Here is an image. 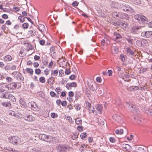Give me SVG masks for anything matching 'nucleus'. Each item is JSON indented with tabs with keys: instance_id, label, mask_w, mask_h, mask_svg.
Instances as JSON below:
<instances>
[{
	"instance_id": "393cba45",
	"label": "nucleus",
	"mask_w": 152,
	"mask_h": 152,
	"mask_svg": "<svg viewBox=\"0 0 152 152\" xmlns=\"http://www.w3.org/2000/svg\"><path fill=\"white\" fill-rule=\"evenodd\" d=\"M138 89L137 86H131L127 88V90L129 91H132L136 90Z\"/></svg>"
},
{
	"instance_id": "c9c22d12",
	"label": "nucleus",
	"mask_w": 152,
	"mask_h": 152,
	"mask_svg": "<svg viewBox=\"0 0 152 152\" xmlns=\"http://www.w3.org/2000/svg\"><path fill=\"white\" fill-rule=\"evenodd\" d=\"M118 13L117 12H114L112 13V15L114 18L118 19Z\"/></svg>"
},
{
	"instance_id": "4c0bfd02",
	"label": "nucleus",
	"mask_w": 152,
	"mask_h": 152,
	"mask_svg": "<svg viewBox=\"0 0 152 152\" xmlns=\"http://www.w3.org/2000/svg\"><path fill=\"white\" fill-rule=\"evenodd\" d=\"M54 78L53 77H50L48 79V83L49 84H51L54 82Z\"/></svg>"
},
{
	"instance_id": "1a4fd4ad",
	"label": "nucleus",
	"mask_w": 152,
	"mask_h": 152,
	"mask_svg": "<svg viewBox=\"0 0 152 152\" xmlns=\"http://www.w3.org/2000/svg\"><path fill=\"white\" fill-rule=\"evenodd\" d=\"M23 118L28 121H32L34 119V118L31 115H27L26 113L23 114Z\"/></svg>"
},
{
	"instance_id": "338daca9",
	"label": "nucleus",
	"mask_w": 152,
	"mask_h": 152,
	"mask_svg": "<svg viewBox=\"0 0 152 152\" xmlns=\"http://www.w3.org/2000/svg\"><path fill=\"white\" fill-rule=\"evenodd\" d=\"M39 42L40 45H44L45 43V41L43 39L41 40H40Z\"/></svg>"
},
{
	"instance_id": "f8f14e48",
	"label": "nucleus",
	"mask_w": 152,
	"mask_h": 152,
	"mask_svg": "<svg viewBox=\"0 0 152 152\" xmlns=\"http://www.w3.org/2000/svg\"><path fill=\"white\" fill-rule=\"evenodd\" d=\"M50 53H51V56L53 58L55 57L56 56V53L55 52V49L54 47H52L50 48Z\"/></svg>"
},
{
	"instance_id": "473e14b6",
	"label": "nucleus",
	"mask_w": 152,
	"mask_h": 152,
	"mask_svg": "<svg viewBox=\"0 0 152 152\" xmlns=\"http://www.w3.org/2000/svg\"><path fill=\"white\" fill-rule=\"evenodd\" d=\"M29 33L31 36H34L36 35V32L33 29L29 31Z\"/></svg>"
},
{
	"instance_id": "e2e57ef3",
	"label": "nucleus",
	"mask_w": 152,
	"mask_h": 152,
	"mask_svg": "<svg viewBox=\"0 0 152 152\" xmlns=\"http://www.w3.org/2000/svg\"><path fill=\"white\" fill-rule=\"evenodd\" d=\"M2 18L4 19H7L8 18V15L6 14H4L2 15Z\"/></svg>"
},
{
	"instance_id": "72a5a7b5",
	"label": "nucleus",
	"mask_w": 152,
	"mask_h": 152,
	"mask_svg": "<svg viewBox=\"0 0 152 152\" xmlns=\"http://www.w3.org/2000/svg\"><path fill=\"white\" fill-rule=\"evenodd\" d=\"M115 132L116 134H121L123 133V130L122 129H120L119 130L117 129L115 130Z\"/></svg>"
},
{
	"instance_id": "79ce46f5",
	"label": "nucleus",
	"mask_w": 152,
	"mask_h": 152,
	"mask_svg": "<svg viewBox=\"0 0 152 152\" xmlns=\"http://www.w3.org/2000/svg\"><path fill=\"white\" fill-rule=\"evenodd\" d=\"M87 136V134L85 132H83L80 134V136L81 138L83 139H84Z\"/></svg>"
},
{
	"instance_id": "c85d7f7f",
	"label": "nucleus",
	"mask_w": 152,
	"mask_h": 152,
	"mask_svg": "<svg viewBox=\"0 0 152 152\" xmlns=\"http://www.w3.org/2000/svg\"><path fill=\"white\" fill-rule=\"evenodd\" d=\"M2 105L5 107H10L11 106V104L8 102H4L1 104Z\"/></svg>"
},
{
	"instance_id": "ea45409f",
	"label": "nucleus",
	"mask_w": 152,
	"mask_h": 152,
	"mask_svg": "<svg viewBox=\"0 0 152 152\" xmlns=\"http://www.w3.org/2000/svg\"><path fill=\"white\" fill-rule=\"evenodd\" d=\"M146 37H149L152 35V31H146Z\"/></svg>"
},
{
	"instance_id": "5701e85b",
	"label": "nucleus",
	"mask_w": 152,
	"mask_h": 152,
	"mask_svg": "<svg viewBox=\"0 0 152 152\" xmlns=\"http://www.w3.org/2000/svg\"><path fill=\"white\" fill-rule=\"evenodd\" d=\"M127 15V14L124 13H118V18H124Z\"/></svg>"
},
{
	"instance_id": "6e6552de",
	"label": "nucleus",
	"mask_w": 152,
	"mask_h": 152,
	"mask_svg": "<svg viewBox=\"0 0 152 152\" xmlns=\"http://www.w3.org/2000/svg\"><path fill=\"white\" fill-rule=\"evenodd\" d=\"M29 106L34 111L38 110L39 109L36 103L34 102H31L29 103Z\"/></svg>"
},
{
	"instance_id": "9d476101",
	"label": "nucleus",
	"mask_w": 152,
	"mask_h": 152,
	"mask_svg": "<svg viewBox=\"0 0 152 152\" xmlns=\"http://www.w3.org/2000/svg\"><path fill=\"white\" fill-rule=\"evenodd\" d=\"M115 7L117 8H121L122 10L123 11L125 12V10H126V4H119L118 3H115Z\"/></svg>"
},
{
	"instance_id": "864d4df0",
	"label": "nucleus",
	"mask_w": 152,
	"mask_h": 152,
	"mask_svg": "<svg viewBox=\"0 0 152 152\" xmlns=\"http://www.w3.org/2000/svg\"><path fill=\"white\" fill-rule=\"evenodd\" d=\"M130 147L129 145L127 144H123L122 147L125 148H127Z\"/></svg>"
},
{
	"instance_id": "7c9ffc66",
	"label": "nucleus",
	"mask_w": 152,
	"mask_h": 152,
	"mask_svg": "<svg viewBox=\"0 0 152 152\" xmlns=\"http://www.w3.org/2000/svg\"><path fill=\"white\" fill-rule=\"evenodd\" d=\"M134 107H133V110H134V111L132 112H133L134 113H135L136 114L139 113L140 111L138 108L135 105H134Z\"/></svg>"
},
{
	"instance_id": "f704fd0d",
	"label": "nucleus",
	"mask_w": 152,
	"mask_h": 152,
	"mask_svg": "<svg viewBox=\"0 0 152 152\" xmlns=\"http://www.w3.org/2000/svg\"><path fill=\"white\" fill-rule=\"evenodd\" d=\"M26 72L32 75H33V71L32 69L27 68L26 69Z\"/></svg>"
},
{
	"instance_id": "cd10ccee",
	"label": "nucleus",
	"mask_w": 152,
	"mask_h": 152,
	"mask_svg": "<svg viewBox=\"0 0 152 152\" xmlns=\"http://www.w3.org/2000/svg\"><path fill=\"white\" fill-rule=\"evenodd\" d=\"M9 96L7 99H10L12 101L15 102L16 101L15 99V97L12 94H8V96Z\"/></svg>"
},
{
	"instance_id": "c756f323",
	"label": "nucleus",
	"mask_w": 152,
	"mask_h": 152,
	"mask_svg": "<svg viewBox=\"0 0 152 152\" xmlns=\"http://www.w3.org/2000/svg\"><path fill=\"white\" fill-rule=\"evenodd\" d=\"M120 26L123 29H126L127 26L128 25L125 22H121L119 24Z\"/></svg>"
},
{
	"instance_id": "49530a36",
	"label": "nucleus",
	"mask_w": 152,
	"mask_h": 152,
	"mask_svg": "<svg viewBox=\"0 0 152 152\" xmlns=\"http://www.w3.org/2000/svg\"><path fill=\"white\" fill-rule=\"evenodd\" d=\"M51 115L52 118H56L58 116L57 115L54 113H52L51 114Z\"/></svg>"
},
{
	"instance_id": "37998d69",
	"label": "nucleus",
	"mask_w": 152,
	"mask_h": 152,
	"mask_svg": "<svg viewBox=\"0 0 152 152\" xmlns=\"http://www.w3.org/2000/svg\"><path fill=\"white\" fill-rule=\"evenodd\" d=\"M39 81L42 83H44L45 82V78L43 77H41L39 79Z\"/></svg>"
},
{
	"instance_id": "09e8293b",
	"label": "nucleus",
	"mask_w": 152,
	"mask_h": 152,
	"mask_svg": "<svg viewBox=\"0 0 152 152\" xmlns=\"http://www.w3.org/2000/svg\"><path fill=\"white\" fill-rule=\"evenodd\" d=\"M78 2L76 1H75L72 3V5L73 7H75L78 6Z\"/></svg>"
},
{
	"instance_id": "2f4dec72",
	"label": "nucleus",
	"mask_w": 152,
	"mask_h": 152,
	"mask_svg": "<svg viewBox=\"0 0 152 152\" xmlns=\"http://www.w3.org/2000/svg\"><path fill=\"white\" fill-rule=\"evenodd\" d=\"M125 38L129 44L132 45V44L133 39L132 38H130L129 37H126Z\"/></svg>"
},
{
	"instance_id": "58836bf2",
	"label": "nucleus",
	"mask_w": 152,
	"mask_h": 152,
	"mask_svg": "<svg viewBox=\"0 0 152 152\" xmlns=\"http://www.w3.org/2000/svg\"><path fill=\"white\" fill-rule=\"evenodd\" d=\"M18 19L20 20V22L22 23L24 22L25 20V18L24 17L21 16L18 17Z\"/></svg>"
},
{
	"instance_id": "4468645a",
	"label": "nucleus",
	"mask_w": 152,
	"mask_h": 152,
	"mask_svg": "<svg viewBox=\"0 0 152 152\" xmlns=\"http://www.w3.org/2000/svg\"><path fill=\"white\" fill-rule=\"evenodd\" d=\"M11 84L12 88H18L20 87L21 86V84L19 82L12 83Z\"/></svg>"
},
{
	"instance_id": "a878e982",
	"label": "nucleus",
	"mask_w": 152,
	"mask_h": 152,
	"mask_svg": "<svg viewBox=\"0 0 152 152\" xmlns=\"http://www.w3.org/2000/svg\"><path fill=\"white\" fill-rule=\"evenodd\" d=\"M135 149L137 152H144V149L141 147L136 146Z\"/></svg>"
},
{
	"instance_id": "680f3d73",
	"label": "nucleus",
	"mask_w": 152,
	"mask_h": 152,
	"mask_svg": "<svg viewBox=\"0 0 152 152\" xmlns=\"http://www.w3.org/2000/svg\"><path fill=\"white\" fill-rule=\"evenodd\" d=\"M110 141L112 143H113L115 142V139L113 137H110V138L109 139Z\"/></svg>"
},
{
	"instance_id": "0eeeda50",
	"label": "nucleus",
	"mask_w": 152,
	"mask_h": 152,
	"mask_svg": "<svg viewBox=\"0 0 152 152\" xmlns=\"http://www.w3.org/2000/svg\"><path fill=\"white\" fill-rule=\"evenodd\" d=\"M113 118L115 121L119 124H121L123 122L122 118L118 115L116 114L113 115Z\"/></svg>"
},
{
	"instance_id": "8fccbe9b",
	"label": "nucleus",
	"mask_w": 152,
	"mask_h": 152,
	"mask_svg": "<svg viewBox=\"0 0 152 152\" xmlns=\"http://www.w3.org/2000/svg\"><path fill=\"white\" fill-rule=\"evenodd\" d=\"M6 81L8 82H10L12 81V79L10 77H7L6 78Z\"/></svg>"
},
{
	"instance_id": "412c9836",
	"label": "nucleus",
	"mask_w": 152,
	"mask_h": 152,
	"mask_svg": "<svg viewBox=\"0 0 152 152\" xmlns=\"http://www.w3.org/2000/svg\"><path fill=\"white\" fill-rule=\"evenodd\" d=\"M119 58L122 61L124 62L126 61L127 57L126 55L122 54L120 55Z\"/></svg>"
},
{
	"instance_id": "2eb2a0df",
	"label": "nucleus",
	"mask_w": 152,
	"mask_h": 152,
	"mask_svg": "<svg viewBox=\"0 0 152 152\" xmlns=\"http://www.w3.org/2000/svg\"><path fill=\"white\" fill-rule=\"evenodd\" d=\"M125 12H127L128 13H131L134 12V10L132 9L129 5L126 4V10H125Z\"/></svg>"
},
{
	"instance_id": "bb28decb",
	"label": "nucleus",
	"mask_w": 152,
	"mask_h": 152,
	"mask_svg": "<svg viewBox=\"0 0 152 152\" xmlns=\"http://www.w3.org/2000/svg\"><path fill=\"white\" fill-rule=\"evenodd\" d=\"M4 58V61H9L12 59V58L10 56L7 55L5 56Z\"/></svg>"
},
{
	"instance_id": "6e6d98bb",
	"label": "nucleus",
	"mask_w": 152,
	"mask_h": 152,
	"mask_svg": "<svg viewBox=\"0 0 152 152\" xmlns=\"http://www.w3.org/2000/svg\"><path fill=\"white\" fill-rule=\"evenodd\" d=\"M113 50L115 53L117 54L119 52V50L118 48L116 47H114Z\"/></svg>"
},
{
	"instance_id": "f257e3e1",
	"label": "nucleus",
	"mask_w": 152,
	"mask_h": 152,
	"mask_svg": "<svg viewBox=\"0 0 152 152\" xmlns=\"http://www.w3.org/2000/svg\"><path fill=\"white\" fill-rule=\"evenodd\" d=\"M134 18L135 19L137 20L140 23H143L145 24L148 21V19L144 16L142 15H136L134 16Z\"/></svg>"
},
{
	"instance_id": "ddd939ff",
	"label": "nucleus",
	"mask_w": 152,
	"mask_h": 152,
	"mask_svg": "<svg viewBox=\"0 0 152 152\" xmlns=\"http://www.w3.org/2000/svg\"><path fill=\"white\" fill-rule=\"evenodd\" d=\"M9 85H4L2 84H0V92H3L5 91V88H8Z\"/></svg>"
},
{
	"instance_id": "e433bc0d",
	"label": "nucleus",
	"mask_w": 152,
	"mask_h": 152,
	"mask_svg": "<svg viewBox=\"0 0 152 152\" xmlns=\"http://www.w3.org/2000/svg\"><path fill=\"white\" fill-rule=\"evenodd\" d=\"M75 123L77 124H81L82 123V120L81 119L79 118H77L75 120Z\"/></svg>"
},
{
	"instance_id": "39448f33",
	"label": "nucleus",
	"mask_w": 152,
	"mask_h": 152,
	"mask_svg": "<svg viewBox=\"0 0 152 152\" xmlns=\"http://www.w3.org/2000/svg\"><path fill=\"white\" fill-rule=\"evenodd\" d=\"M144 26H135L131 28V32L135 34H137L139 32L141 31V28Z\"/></svg>"
},
{
	"instance_id": "0e129e2a",
	"label": "nucleus",
	"mask_w": 152,
	"mask_h": 152,
	"mask_svg": "<svg viewBox=\"0 0 152 152\" xmlns=\"http://www.w3.org/2000/svg\"><path fill=\"white\" fill-rule=\"evenodd\" d=\"M59 75L61 77L63 76V75H64V73L63 71L61 69L59 71Z\"/></svg>"
},
{
	"instance_id": "13d9d810",
	"label": "nucleus",
	"mask_w": 152,
	"mask_h": 152,
	"mask_svg": "<svg viewBox=\"0 0 152 152\" xmlns=\"http://www.w3.org/2000/svg\"><path fill=\"white\" fill-rule=\"evenodd\" d=\"M10 115L13 116L16 118H17L18 117V116L17 115L15 114L14 112L13 111H12L10 113Z\"/></svg>"
},
{
	"instance_id": "20e7f679",
	"label": "nucleus",
	"mask_w": 152,
	"mask_h": 152,
	"mask_svg": "<svg viewBox=\"0 0 152 152\" xmlns=\"http://www.w3.org/2000/svg\"><path fill=\"white\" fill-rule=\"evenodd\" d=\"M57 151L59 152L66 151L69 149V147L65 145L60 144L57 147Z\"/></svg>"
},
{
	"instance_id": "4be33fe9",
	"label": "nucleus",
	"mask_w": 152,
	"mask_h": 152,
	"mask_svg": "<svg viewBox=\"0 0 152 152\" xmlns=\"http://www.w3.org/2000/svg\"><path fill=\"white\" fill-rule=\"evenodd\" d=\"M96 108L100 113H101L102 110V106L101 104H97L96 106Z\"/></svg>"
},
{
	"instance_id": "b1692460",
	"label": "nucleus",
	"mask_w": 152,
	"mask_h": 152,
	"mask_svg": "<svg viewBox=\"0 0 152 152\" xmlns=\"http://www.w3.org/2000/svg\"><path fill=\"white\" fill-rule=\"evenodd\" d=\"M126 51L127 53L129 55H134V51L132 50L130 48H126Z\"/></svg>"
},
{
	"instance_id": "a18cd8bd",
	"label": "nucleus",
	"mask_w": 152,
	"mask_h": 152,
	"mask_svg": "<svg viewBox=\"0 0 152 152\" xmlns=\"http://www.w3.org/2000/svg\"><path fill=\"white\" fill-rule=\"evenodd\" d=\"M35 72L36 74L39 75L41 73V70L39 69H35Z\"/></svg>"
},
{
	"instance_id": "423d86ee",
	"label": "nucleus",
	"mask_w": 152,
	"mask_h": 152,
	"mask_svg": "<svg viewBox=\"0 0 152 152\" xmlns=\"http://www.w3.org/2000/svg\"><path fill=\"white\" fill-rule=\"evenodd\" d=\"M39 138L42 140L46 142H50L51 140L50 137L44 134H39Z\"/></svg>"
},
{
	"instance_id": "4d7b16f0",
	"label": "nucleus",
	"mask_w": 152,
	"mask_h": 152,
	"mask_svg": "<svg viewBox=\"0 0 152 152\" xmlns=\"http://www.w3.org/2000/svg\"><path fill=\"white\" fill-rule=\"evenodd\" d=\"M28 24L26 23H24L23 24L22 26L24 28H28Z\"/></svg>"
},
{
	"instance_id": "c03bdc74",
	"label": "nucleus",
	"mask_w": 152,
	"mask_h": 152,
	"mask_svg": "<svg viewBox=\"0 0 152 152\" xmlns=\"http://www.w3.org/2000/svg\"><path fill=\"white\" fill-rule=\"evenodd\" d=\"M66 119L69 121L71 124L73 123L74 121H73L72 119L70 116L67 117Z\"/></svg>"
},
{
	"instance_id": "6ab92c4d",
	"label": "nucleus",
	"mask_w": 152,
	"mask_h": 152,
	"mask_svg": "<svg viewBox=\"0 0 152 152\" xmlns=\"http://www.w3.org/2000/svg\"><path fill=\"white\" fill-rule=\"evenodd\" d=\"M122 38V36L119 33L116 32H114V33L113 38L115 40L121 38Z\"/></svg>"
},
{
	"instance_id": "603ef678",
	"label": "nucleus",
	"mask_w": 152,
	"mask_h": 152,
	"mask_svg": "<svg viewBox=\"0 0 152 152\" xmlns=\"http://www.w3.org/2000/svg\"><path fill=\"white\" fill-rule=\"evenodd\" d=\"M99 121V124L100 125H103L104 124V122L103 121L100 120H98Z\"/></svg>"
},
{
	"instance_id": "69168bd1",
	"label": "nucleus",
	"mask_w": 152,
	"mask_h": 152,
	"mask_svg": "<svg viewBox=\"0 0 152 152\" xmlns=\"http://www.w3.org/2000/svg\"><path fill=\"white\" fill-rule=\"evenodd\" d=\"M96 80L97 82L100 83L101 82L102 79L100 77H98L96 78Z\"/></svg>"
},
{
	"instance_id": "f3484780",
	"label": "nucleus",
	"mask_w": 152,
	"mask_h": 152,
	"mask_svg": "<svg viewBox=\"0 0 152 152\" xmlns=\"http://www.w3.org/2000/svg\"><path fill=\"white\" fill-rule=\"evenodd\" d=\"M38 29L42 33L45 32L46 30L44 26L42 24H40L38 26Z\"/></svg>"
},
{
	"instance_id": "aec40b11",
	"label": "nucleus",
	"mask_w": 152,
	"mask_h": 152,
	"mask_svg": "<svg viewBox=\"0 0 152 152\" xmlns=\"http://www.w3.org/2000/svg\"><path fill=\"white\" fill-rule=\"evenodd\" d=\"M8 93H7L5 92L3 93L1 92L0 94V97L2 98L7 99L8 98L9 96H8Z\"/></svg>"
},
{
	"instance_id": "a19ab883",
	"label": "nucleus",
	"mask_w": 152,
	"mask_h": 152,
	"mask_svg": "<svg viewBox=\"0 0 152 152\" xmlns=\"http://www.w3.org/2000/svg\"><path fill=\"white\" fill-rule=\"evenodd\" d=\"M86 106L88 109V110L90 111V109L91 107V105L89 102H87L86 103Z\"/></svg>"
},
{
	"instance_id": "f03ea898",
	"label": "nucleus",
	"mask_w": 152,
	"mask_h": 152,
	"mask_svg": "<svg viewBox=\"0 0 152 152\" xmlns=\"http://www.w3.org/2000/svg\"><path fill=\"white\" fill-rule=\"evenodd\" d=\"M9 141L12 144H20L21 142H23L21 141V139H20L18 136H13L10 137L9 139Z\"/></svg>"
},
{
	"instance_id": "a211bd4d",
	"label": "nucleus",
	"mask_w": 152,
	"mask_h": 152,
	"mask_svg": "<svg viewBox=\"0 0 152 152\" xmlns=\"http://www.w3.org/2000/svg\"><path fill=\"white\" fill-rule=\"evenodd\" d=\"M77 86V84L75 82H72V83H68L66 84V87L69 90V87H75Z\"/></svg>"
},
{
	"instance_id": "7ed1b4c3",
	"label": "nucleus",
	"mask_w": 152,
	"mask_h": 152,
	"mask_svg": "<svg viewBox=\"0 0 152 152\" xmlns=\"http://www.w3.org/2000/svg\"><path fill=\"white\" fill-rule=\"evenodd\" d=\"M13 77L18 81H23L24 78L22 75L18 72H14L12 73Z\"/></svg>"
},
{
	"instance_id": "dca6fc26",
	"label": "nucleus",
	"mask_w": 152,
	"mask_h": 152,
	"mask_svg": "<svg viewBox=\"0 0 152 152\" xmlns=\"http://www.w3.org/2000/svg\"><path fill=\"white\" fill-rule=\"evenodd\" d=\"M135 107L134 105L131 103H127L126 107L131 112L134 111L133 107Z\"/></svg>"
},
{
	"instance_id": "5fc2aeb1",
	"label": "nucleus",
	"mask_w": 152,
	"mask_h": 152,
	"mask_svg": "<svg viewBox=\"0 0 152 152\" xmlns=\"http://www.w3.org/2000/svg\"><path fill=\"white\" fill-rule=\"evenodd\" d=\"M133 2H132L134 4L138 5L140 4L141 3V1H133Z\"/></svg>"
},
{
	"instance_id": "3c124183",
	"label": "nucleus",
	"mask_w": 152,
	"mask_h": 152,
	"mask_svg": "<svg viewBox=\"0 0 152 152\" xmlns=\"http://www.w3.org/2000/svg\"><path fill=\"white\" fill-rule=\"evenodd\" d=\"M58 70H55L52 73V74L54 75V76H56L58 75Z\"/></svg>"
},
{
	"instance_id": "bf43d9fd",
	"label": "nucleus",
	"mask_w": 152,
	"mask_h": 152,
	"mask_svg": "<svg viewBox=\"0 0 152 152\" xmlns=\"http://www.w3.org/2000/svg\"><path fill=\"white\" fill-rule=\"evenodd\" d=\"M65 73L67 75H68L71 72L69 69H66L65 72Z\"/></svg>"
},
{
	"instance_id": "9b49d317",
	"label": "nucleus",
	"mask_w": 152,
	"mask_h": 152,
	"mask_svg": "<svg viewBox=\"0 0 152 152\" xmlns=\"http://www.w3.org/2000/svg\"><path fill=\"white\" fill-rule=\"evenodd\" d=\"M89 87L90 90L93 91H95L96 88V87L95 84V82L92 81L90 83H89Z\"/></svg>"
},
{
	"instance_id": "774afa93",
	"label": "nucleus",
	"mask_w": 152,
	"mask_h": 152,
	"mask_svg": "<svg viewBox=\"0 0 152 152\" xmlns=\"http://www.w3.org/2000/svg\"><path fill=\"white\" fill-rule=\"evenodd\" d=\"M61 88L60 87L57 88L55 89L56 91L58 93L59 92H60L61 91Z\"/></svg>"
},
{
	"instance_id": "052dcab7",
	"label": "nucleus",
	"mask_w": 152,
	"mask_h": 152,
	"mask_svg": "<svg viewBox=\"0 0 152 152\" xmlns=\"http://www.w3.org/2000/svg\"><path fill=\"white\" fill-rule=\"evenodd\" d=\"M116 68L118 73L121 71V66H116Z\"/></svg>"
},
{
	"instance_id": "de8ad7c7",
	"label": "nucleus",
	"mask_w": 152,
	"mask_h": 152,
	"mask_svg": "<svg viewBox=\"0 0 152 152\" xmlns=\"http://www.w3.org/2000/svg\"><path fill=\"white\" fill-rule=\"evenodd\" d=\"M11 66L9 65H7L5 66L4 69L6 71H8L10 69Z\"/></svg>"
}]
</instances>
